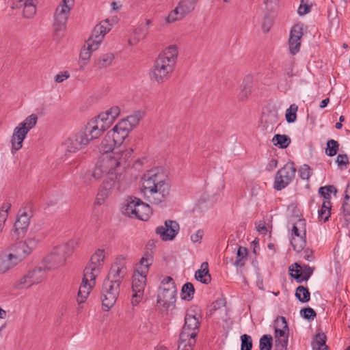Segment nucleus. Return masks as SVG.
Instances as JSON below:
<instances>
[{
  "mask_svg": "<svg viewBox=\"0 0 350 350\" xmlns=\"http://www.w3.org/2000/svg\"><path fill=\"white\" fill-rule=\"evenodd\" d=\"M99 151L102 156L95 165L92 177L96 180L104 178L102 189L96 198L97 204H100L114 189L120 191L126 188L127 183L122 172L129 166L133 150H122L107 133L99 146Z\"/></svg>",
  "mask_w": 350,
  "mask_h": 350,
  "instance_id": "f257e3e1",
  "label": "nucleus"
},
{
  "mask_svg": "<svg viewBox=\"0 0 350 350\" xmlns=\"http://www.w3.org/2000/svg\"><path fill=\"white\" fill-rule=\"evenodd\" d=\"M143 179L141 190L147 202L158 205L167 200L170 194L168 178L159 168L148 171Z\"/></svg>",
  "mask_w": 350,
  "mask_h": 350,
  "instance_id": "f03ea898",
  "label": "nucleus"
},
{
  "mask_svg": "<svg viewBox=\"0 0 350 350\" xmlns=\"http://www.w3.org/2000/svg\"><path fill=\"white\" fill-rule=\"evenodd\" d=\"M200 317L194 310L187 311L185 324L179 336L178 350H193L200 331Z\"/></svg>",
  "mask_w": 350,
  "mask_h": 350,
  "instance_id": "7ed1b4c3",
  "label": "nucleus"
},
{
  "mask_svg": "<svg viewBox=\"0 0 350 350\" xmlns=\"http://www.w3.org/2000/svg\"><path fill=\"white\" fill-rule=\"evenodd\" d=\"M33 241L31 239L25 242H19L13 245L10 249L14 253L3 252L0 254V274L4 273L24 259L31 252L29 246Z\"/></svg>",
  "mask_w": 350,
  "mask_h": 350,
  "instance_id": "20e7f679",
  "label": "nucleus"
},
{
  "mask_svg": "<svg viewBox=\"0 0 350 350\" xmlns=\"http://www.w3.org/2000/svg\"><path fill=\"white\" fill-rule=\"evenodd\" d=\"M78 246V241L70 240L66 243L55 247L51 253L44 259L46 269H55L65 264L66 259L72 255Z\"/></svg>",
  "mask_w": 350,
  "mask_h": 350,
  "instance_id": "39448f33",
  "label": "nucleus"
},
{
  "mask_svg": "<svg viewBox=\"0 0 350 350\" xmlns=\"http://www.w3.org/2000/svg\"><path fill=\"white\" fill-rule=\"evenodd\" d=\"M74 0H62L54 14L53 29L55 36L59 39L63 36Z\"/></svg>",
  "mask_w": 350,
  "mask_h": 350,
  "instance_id": "423d86ee",
  "label": "nucleus"
},
{
  "mask_svg": "<svg viewBox=\"0 0 350 350\" xmlns=\"http://www.w3.org/2000/svg\"><path fill=\"white\" fill-rule=\"evenodd\" d=\"M97 138L92 137L86 124L75 134L68 137L65 140L64 145L67 152L75 153L84 149L92 140Z\"/></svg>",
  "mask_w": 350,
  "mask_h": 350,
  "instance_id": "0eeeda50",
  "label": "nucleus"
},
{
  "mask_svg": "<svg viewBox=\"0 0 350 350\" xmlns=\"http://www.w3.org/2000/svg\"><path fill=\"white\" fill-rule=\"evenodd\" d=\"M176 292L173 279L171 277L164 278L157 296V304L167 310L174 307Z\"/></svg>",
  "mask_w": 350,
  "mask_h": 350,
  "instance_id": "6e6552de",
  "label": "nucleus"
},
{
  "mask_svg": "<svg viewBox=\"0 0 350 350\" xmlns=\"http://www.w3.org/2000/svg\"><path fill=\"white\" fill-rule=\"evenodd\" d=\"M123 213L129 217H135L142 221H147L152 214L149 204L137 198H130V200L123 208Z\"/></svg>",
  "mask_w": 350,
  "mask_h": 350,
  "instance_id": "1a4fd4ad",
  "label": "nucleus"
},
{
  "mask_svg": "<svg viewBox=\"0 0 350 350\" xmlns=\"http://www.w3.org/2000/svg\"><path fill=\"white\" fill-rule=\"evenodd\" d=\"M120 286L114 281L104 280L100 295L103 310L109 311L114 306L120 294Z\"/></svg>",
  "mask_w": 350,
  "mask_h": 350,
  "instance_id": "9d476101",
  "label": "nucleus"
},
{
  "mask_svg": "<svg viewBox=\"0 0 350 350\" xmlns=\"http://www.w3.org/2000/svg\"><path fill=\"white\" fill-rule=\"evenodd\" d=\"M296 168L293 162H288L275 174L273 188L280 191L286 187L295 176Z\"/></svg>",
  "mask_w": 350,
  "mask_h": 350,
  "instance_id": "9b49d317",
  "label": "nucleus"
},
{
  "mask_svg": "<svg viewBox=\"0 0 350 350\" xmlns=\"http://www.w3.org/2000/svg\"><path fill=\"white\" fill-rule=\"evenodd\" d=\"M113 122L107 111L103 112L87 123L88 130L92 137H99Z\"/></svg>",
  "mask_w": 350,
  "mask_h": 350,
  "instance_id": "f8f14e48",
  "label": "nucleus"
},
{
  "mask_svg": "<svg viewBox=\"0 0 350 350\" xmlns=\"http://www.w3.org/2000/svg\"><path fill=\"white\" fill-rule=\"evenodd\" d=\"M174 69V66L168 64L164 60L157 57L151 68L150 77L152 81L159 84L163 83L170 77Z\"/></svg>",
  "mask_w": 350,
  "mask_h": 350,
  "instance_id": "ddd939ff",
  "label": "nucleus"
},
{
  "mask_svg": "<svg viewBox=\"0 0 350 350\" xmlns=\"http://www.w3.org/2000/svg\"><path fill=\"white\" fill-rule=\"evenodd\" d=\"M147 274H142L135 270L133 275L132 290L133 295L131 299L133 306H137L142 299L144 291L146 285Z\"/></svg>",
  "mask_w": 350,
  "mask_h": 350,
  "instance_id": "4468645a",
  "label": "nucleus"
},
{
  "mask_svg": "<svg viewBox=\"0 0 350 350\" xmlns=\"http://www.w3.org/2000/svg\"><path fill=\"white\" fill-rule=\"evenodd\" d=\"M111 24L109 20L106 19L100 22L93 29L90 38L87 40L88 46L93 49H97L102 42L104 36L111 30Z\"/></svg>",
  "mask_w": 350,
  "mask_h": 350,
  "instance_id": "2eb2a0df",
  "label": "nucleus"
},
{
  "mask_svg": "<svg viewBox=\"0 0 350 350\" xmlns=\"http://www.w3.org/2000/svg\"><path fill=\"white\" fill-rule=\"evenodd\" d=\"M196 3V0H181L177 7L170 13L167 17V21L174 23L181 20L194 10Z\"/></svg>",
  "mask_w": 350,
  "mask_h": 350,
  "instance_id": "dca6fc26",
  "label": "nucleus"
},
{
  "mask_svg": "<svg viewBox=\"0 0 350 350\" xmlns=\"http://www.w3.org/2000/svg\"><path fill=\"white\" fill-rule=\"evenodd\" d=\"M179 230L180 226L176 221L166 220L164 226H161L156 228V233L164 241H172L178 233Z\"/></svg>",
  "mask_w": 350,
  "mask_h": 350,
  "instance_id": "f3484780",
  "label": "nucleus"
},
{
  "mask_svg": "<svg viewBox=\"0 0 350 350\" xmlns=\"http://www.w3.org/2000/svg\"><path fill=\"white\" fill-rule=\"evenodd\" d=\"M304 36V25L298 23L293 26L290 31L288 38L289 51L291 54L295 55L301 46V39Z\"/></svg>",
  "mask_w": 350,
  "mask_h": 350,
  "instance_id": "a211bd4d",
  "label": "nucleus"
},
{
  "mask_svg": "<svg viewBox=\"0 0 350 350\" xmlns=\"http://www.w3.org/2000/svg\"><path fill=\"white\" fill-rule=\"evenodd\" d=\"M126 125V123H120L119 122L111 131L107 132L112 141L120 148L131 132L128 130Z\"/></svg>",
  "mask_w": 350,
  "mask_h": 350,
  "instance_id": "6ab92c4d",
  "label": "nucleus"
},
{
  "mask_svg": "<svg viewBox=\"0 0 350 350\" xmlns=\"http://www.w3.org/2000/svg\"><path fill=\"white\" fill-rule=\"evenodd\" d=\"M126 273V267L124 262H115L111 267L109 272L105 280H109L111 282L114 281L116 284L120 285Z\"/></svg>",
  "mask_w": 350,
  "mask_h": 350,
  "instance_id": "aec40b11",
  "label": "nucleus"
},
{
  "mask_svg": "<svg viewBox=\"0 0 350 350\" xmlns=\"http://www.w3.org/2000/svg\"><path fill=\"white\" fill-rule=\"evenodd\" d=\"M27 129L18 124L14 129L11 137L12 151H17L23 147V142L27 135Z\"/></svg>",
  "mask_w": 350,
  "mask_h": 350,
  "instance_id": "412c9836",
  "label": "nucleus"
},
{
  "mask_svg": "<svg viewBox=\"0 0 350 350\" xmlns=\"http://www.w3.org/2000/svg\"><path fill=\"white\" fill-rule=\"evenodd\" d=\"M178 47L172 44L166 47L163 51L159 54L158 58L164 60V62L171 64L175 67L178 58Z\"/></svg>",
  "mask_w": 350,
  "mask_h": 350,
  "instance_id": "4be33fe9",
  "label": "nucleus"
},
{
  "mask_svg": "<svg viewBox=\"0 0 350 350\" xmlns=\"http://www.w3.org/2000/svg\"><path fill=\"white\" fill-rule=\"evenodd\" d=\"M262 121L265 124L266 129L269 127L271 130L273 129V126L277 124L278 121V113L276 109H269L262 113Z\"/></svg>",
  "mask_w": 350,
  "mask_h": 350,
  "instance_id": "5701e85b",
  "label": "nucleus"
},
{
  "mask_svg": "<svg viewBox=\"0 0 350 350\" xmlns=\"http://www.w3.org/2000/svg\"><path fill=\"white\" fill-rule=\"evenodd\" d=\"M29 223L30 217L29 215L25 211L21 212V211H20L19 215L14 225L15 231L19 234L20 231L23 232L24 230H26Z\"/></svg>",
  "mask_w": 350,
  "mask_h": 350,
  "instance_id": "b1692460",
  "label": "nucleus"
},
{
  "mask_svg": "<svg viewBox=\"0 0 350 350\" xmlns=\"http://www.w3.org/2000/svg\"><path fill=\"white\" fill-rule=\"evenodd\" d=\"M144 112L142 111H135L131 116H129L126 118L120 121V123H126V128L128 130L131 131L134 127H135L139 123L140 120L144 118Z\"/></svg>",
  "mask_w": 350,
  "mask_h": 350,
  "instance_id": "393cba45",
  "label": "nucleus"
},
{
  "mask_svg": "<svg viewBox=\"0 0 350 350\" xmlns=\"http://www.w3.org/2000/svg\"><path fill=\"white\" fill-rule=\"evenodd\" d=\"M201 269H198L195 273V278L202 282V284H207L211 282V278L208 271V264L207 262H204L201 265Z\"/></svg>",
  "mask_w": 350,
  "mask_h": 350,
  "instance_id": "a878e982",
  "label": "nucleus"
},
{
  "mask_svg": "<svg viewBox=\"0 0 350 350\" xmlns=\"http://www.w3.org/2000/svg\"><path fill=\"white\" fill-rule=\"evenodd\" d=\"M94 286V284H93L92 282H83L82 280L81 284L78 291L77 299L79 304H81L85 301Z\"/></svg>",
  "mask_w": 350,
  "mask_h": 350,
  "instance_id": "bb28decb",
  "label": "nucleus"
},
{
  "mask_svg": "<svg viewBox=\"0 0 350 350\" xmlns=\"http://www.w3.org/2000/svg\"><path fill=\"white\" fill-rule=\"evenodd\" d=\"M327 336L325 333L317 334L311 343L312 350H327L326 345Z\"/></svg>",
  "mask_w": 350,
  "mask_h": 350,
  "instance_id": "cd10ccee",
  "label": "nucleus"
},
{
  "mask_svg": "<svg viewBox=\"0 0 350 350\" xmlns=\"http://www.w3.org/2000/svg\"><path fill=\"white\" fill-rule=\"evenodd\" d=\"M252 77L250 75L246 76L241 85V92L239 98L241 100L246 99L252 92Z\"/></svg>",
  "mask_w": 350,
  "mask_h": 350,
  "instance_id": "c85d7f7f",
  "label": "nucleus"
},
{
  "mask_svg": "<svg viewBox=\"0 0 350 350\" xmlns=\"http://www.w3.org/2000/svg\"><path fill=\"white\" fill-rule=\"evenodd\" d=\"M36 3L33 2H26L18 1L16 5L18 8H23V16L27 18H32L36 12Z\"/></svg>",
  "mask_w": 350,
  "mask_h": 350,
  "instance_id": "c756f323",
  "label": "nucleus"
},
{
  "mask_svg": "<svg viewBox=\"0 0 350 350\" xmlns=\"http://www.w3.org/2000/svg\"><path fill=\"white\" fill-rule=\"evenodd\" d=\"M153 258L149 253H146L141 258L139 264L137 265L135 271L142 272V274H147L149 267L152 265Z\"/></svg>",
  "mask_w": 350,
  "mask_h": 350,
  "instance_id": "7c9ffc66",
  "label": "nucleus"
},
{
  "mask_svg": "<svg viewBox=\"0 0 350 350\" xmlns=\"http://www.w3.org/2000/svg\"><path fill=\"white\" fill-rule=\"evenodd\" d=\"M100 272L97 268H94L90 265H88L83 271V282H92L93 284H95V280L97 275Z\"/></svg>",
  "mask_w": 350,
  "mask_h": 350,
  "instance_id": "2f4dec72",
  "label": "nucleus"
},
{
  "mask_svg": "<svg viewBox=\"0 0 350 350\" xmlns=\"http://www.w3.org/2000/svg\"><path fill=\"white\" fill-rule=\"evenodd\" d=\"M306 236V222L303 218L293 222L291 236Z\"/></svg>",
  "mask_w": 350,
  "mask_h": 350,
  "instance_id": "473e14b6",
  "label": "nucleus"
},
{
  "mask_svg": "<svg viewBox=\"0 0 350 350\" xmlns=\"http://www.w3.org/2000/svg\"><path fill=\"white\" fill-rule=\"evenodd\" d=\"M105 259L104 250L98 249L92 256L90 262L88 264L93 267H96L99 270L101 269Z\"/></svg>",
  "mask_w": 350,
  "mask_h": 350,
  "instance_id": "72a5a7b5",
  "label": "nucleus"
},
{
  "mask_svg": "<svg viewBox=\"0 0 350 350\" xmlns=\"http://www.w3.org/2000/svg\"><path fill=\"white\" fill-rule=\"evenodd\" d=\"M27 274L29 280L32 283V285L39 284L45 277L44 271L40 267H37L30 270L27 273Z\"/></svg>",
  "mask_w": 350,
  "mask_h": 350,
  "instance_id": "f704fd0d",
  "label": "nucleus"
},
{
  "mask_svg": "<svg viewBox=\"0 0 350 350\" xmlns=\"http://www.w3.org/2000/svg\"><path fill=\"white\" fill-rule=\"evenodd\" d=\"M114 59V55L112 53H107L100 55L95 62L98 69L106 68L111 65Z\"/></svg>",
  "mask_w": 350,
  "mask_h": 350,
  "instance_id": "c9c22d12",
  "label": "nucleus"
},
{
  "mask_svg": "<svg viewBox=\"0 0 350 350\" xmlns=\"http://www.w3.org/2000/svg\"><path fill=\"white\" fill-rule=\"evenodd\" d=\"M281 321V327L282 328L279 329L278 327L275 329V338H288V327L287 325V322L286 321L285 317H280L277 319L278 324Z\"/></svg>",
  "mask_w": 350,
  "mask_h": 350,
  "instance_id": "e433bc0d",
  "label": "nucleus"
},
{
  "mask_svg": "<svg viewBox=\"0 0 350 350\" xmlns=\"http://www.w3.org/2000/svg\"><path fill=\"white\" fill-rule=\"evenodd\" d=\"M291 244L297 252L304 250L306 245V236H291Z\"/></svg>",
  "mask_w": 350,
  "mask_h": 350,
  "instance_id": "4c0bfd02",
  "label": "nucleus"
},
{
  "mask_svg": "<svg viewBox=\"0 0 350 350\" xmlns=\"http://www.w3.org/2000/svg\"><path fill=\"white\" fill-rule=\"evenodd\" d=\"M291 142V138L286 135L276 134L272 139L273 145L282 149L287 148Z\"/></svg>",
  "mask_w": 350,
  "mask_h": 350,
  "instance_id": "58836bf2",
  "label": "nucleus"
},
{
  "mask_svg": "<svg viewBox=\"0 0 350 350\" xmlns=\"http://www.w3.org/2000/svg\"><path fill=\"white\" fill-rule=\"evenodd\" d=\"M248 252L247 248L239 246L237 252V258L234 265L237 267H242L245 265L247 259Z\"/></svg>",
  "mask_w": 350,
  "mask_h": 350,
  "instance_id": "ea45409f",
  "label": "nucleus"
},
{
  "mask_svg": "<svg viewBox=\"0 0 350 350\" xmlns=\"http://www.w3.org/2000/svg\"><path fill=\"white\" fill-rule=\"evenodd\" d=\"M336 194L337 189L334 185L321 187L319 189V193L323 197V202L331 203V193Z\"/></svg>",
  "mask_w": 350,
  "mask_h": 350,
  "instance_id": "a19ab883",
  "label": "nucleus"
},
{
  "mask_svg": "<svg viewBox=\"0 0 350 350\" xmlns=\"http://www.w3.org/2000/svg\"><path fill=\"white\" fill-rule=\"evenodd\" d=\"M295 297L300 302L306 303L310 301V293L308 288L299 286L295 291Z\"/></svg>",
  "mask_w": 350,
  "mask_h": 350,
  "instance_id": "79ce46f5",
  "label": "nucleus"
},
{
  "mask_svg": "<svg viewBox=\"0 0 350 350\" xmlns=\"http://www.w3.org/2000/svg\"><path fill=\"white\" fill-rule=\"evenodd\" d=\"M331 203L323 202L321 208L318 211L319 219L324 222L328 221L331 215Z\"/></svg>",
  "mask_w": 350,
  "mask_h": 350,
  "instance_id": "37998d69",
  "label": "nucleus"
},
{
  "mask_svg": "<svg viewBox=\"0 0 350 350\" xmlns=\"http://www.w3.org/2000/svg\"><path fill=\"white\" fill-rule=\"evenodd\" d=\"M194 293L193 285L191 282H187L182 287L181 297L184 300L190 301L193 299Z\"/></svg>",
  "mask_w": 350,
  "mask_h": 350,
  "instance_id": "c03bdc74",
  "label": "nucleus"
},
{
  "mask_svg": "<svg viewBox=\"0 0 350 350\" xmlns=\"http://www.w3.org/2000/svg\"><path fill=\"white\" fill-rule=\"evenodd\" d=\"M31 286H33L32 283L29 280L27 273L19 279L16 280L12 284L13 288L16 290L27 288Z\"/></svg>",
  "mask_w": 350,
  "mask_h": 350,
  "instance_id": "a18cd8bd",
  "label": "nucleus"
},
{
  "mask_svg": "<svg viewBox=\"0 0 350 350\" xmlns=\"http://www.w3.org/2000/svg\"><path fill=\"white\" fill-rule=\"evenodd\" d=\"M38 121V116L36 114H31L27 116L23 122H21L19 124L23 128L27 129V132H29L31 129H33Z\"/></svg>",
  "mask_w": 350,
  "mask_h": 350,
  "instance_id": "49530a36",
  "label": "nucleus"
},
{
  "mask_svg": "<svg viewBox=\"0 0 350 350\" xmlns=\"http://www.w3.org/2000/svg\"><path fill=\"white\" fill-rule=\"evenodd\" d=\"M273 346V338L269 334L263 335L259 341L260 350H271Z\"/></svg>",
  "mask_w": 350,
  "mask_h": 350,
  "instance_id": "de8ad7c7",
  "label": "nucleus"
},
{
  "mask_svg": "<svg viewBox=\"0 0 350 350\" xmlns=\"http://www.w3.org/2000/svg\"><path fill=\"white\" fill-rule=\"evenodd\" d=\"M298 111V106L293 103L290 105L289 108L286 111V120L288 123H293L297 119V112Z\"/></svg>",
  "mask_w": 350,
  "mask_h": 350,
  "instance_id": "09e8293b",
  "label": "nucleus"
},
{
  "mask_svg": "<svg viewBox=\"0 0 350 350\" xmlns=\"http://www.w3.org/2000/svg\"><path fill=\"white\" fill-rule=\"evenodd\" d=\"M339 148V144L334 139H329L327 142V148L325 149V154L329 157L335 156Z\"/></svg>",
  "mask_w": 350,
  "mask_h": 350,
  "instance_id": "8fccbe9b",
  "label": "nucleus"
},
{
  "mask_svg": "<svg viewBox=\"0 0 350 350\" xmlns=\"http://www.w3.org/2000/svg\"><path fill=\"white\" fill-rule=\"evenodd\" d=\"M314 270V267H311L308 265H304L301 266V275H297L296 277L297 279H301L302 282L308 281L310 276L312 275Z\"/></svg>",
  "mask_w": 350,
  "mask_h": 350,
  "instance_id": "3c124183",
  "label": "nucleus"
},
{
  "mask_svg": "<svg viewBox=\"0 0 350 350\" xmlns=\"http://www.w3.org/2000/svg\"><path fill=\"white\" fill-rule=\"evenodd\" d=\"M288 270H289L291 276L292 278H293L296 280L297 282H298V283L302 282V280H301V279H297L296 277L297 275H301V266L299 263L295 262V263L292 264L289 267Z\"/></svg>",
  "mask_w": 350,
  "mask_h": 350,
  "instance_id": "603ef678",
  "label": "nucleus"
},
{
  "mask_svg": "<svg viewBox=\"0 0 350 350\" xmlns=\"http://www.w3.org/2000/svg\"><path fill=\"white\" fill-rule=\"evenodd\" d=\"M241 350H252V339L250 336L245 334L241 336Z\"/></svg>",
  "mask_w": 350,
  "mask_h": 350,
  "instance_id": "864d4df0",
  "label": "nucleus"
},
{
  "mask_svg": "<svg viewBox=\"0 0 350 350\" xmlns=\"http://www.w3.org/2000/svg\"><path fill=\"white\" fill-rule=\"evenodd\" d=\"M10 208L11 204L10 203H4L0 208V224L2 227H3L4 223L7 219L8 211Z\"/></svg>",
  "mask_w": 350,
  "mask_h": 350,
  "instance_id": "5fc2aeb1",
  "label": "nucleus"
},
{
  "mask_svg": "<svg viewBox=\"0 0 350 350\" xmlns=\"http://www.w3.org/2000/svg\"><path fill=\"white\" fill-rule=\"evenodd\" d=\"M301 316L307 320H313L316 316V312L311 308H304L300 310Z\"/></svg>",
  "mask_w": 350,
  "mask_h": 350,
  "instance_id": "6e6d98bb",
  "label": "nucleus"
},
{
  "mask_svg": "<svg viewBox=\"0 0 350 350\" xmlns=\"http://www.w3.org/2000/svg\"><path fill=\"white\" fill-rule=\"evenodd\" d=\"M299 176L303 180H308L312 175L311 169L308 165H303L299 170Z\"/></svg>",
  "mask_w": 350,
  "mask_h": 350,
  "instance_id": "4d7b16f0",
  "label": "nucleus"
},
{
  "mask_svg": "<svg viewBox=\"0 0 350 350\" xmlns=\"http://www.w3.org/2000/svg\"><path fill=\"white\" fill-rule=\"evenodd\" d=\"M137 41L144 39L148 34V28H145L142 25H139L134 31Z\"/></svg>",
  "mask_w": 350,
  "mask_h": 350,
  "instance_id": "13d9d810",
  "label": "nucleus"
},
{
  "mask_svg": "<svg viewBox=\"0 0 350 350\" xmlns=\"http://www.w3.org/2000/svg\"><path fill=\"white\" fill-rule=\"evenodd\" d=\"M96 50V49H93L92 47L88 46V41H86L84 48L81 51L80 57L83 60H88L90 59L92 52Z\"/></svg>",
  "mask_w": 350,
  "mask_h": 350,
  "instance_id": "bf43d9fd",
  "label": "nucleus"
},
{
  "mask_svg": "<svg viewBox=\"0 0 350 350\" xmlns=\"http://www.w3.org/2000/svg\"><path fill=\"white\" fill-rule=\"evenodd\" d=\"M288 338H276L275 340V350H286Z\"/></svg>",
  "mask_w": 350,
  "mask_h": 350,
  "instance_id": "052dcab7",
  "label": "nucleus"
},
{
  "mask_svg": "<svg viewBox=\"0 0 350 350\" xmlns=\"http://www.w3.org/2000/svg\"><path fill=\"white\" fill-rule=\"evenodd\" d=\"M336 162L337 163L339 167L342 165H345L347 167V165L349 164V158L347 154H340L337 156Z\"/></svg>",
  "mask_w": 350,
  "mask_h": 350,
  "instance_id": "680f3d73",
  "label": "nucleus"
},
{
  "mask_svg": "<svg viewBox=\"0 0 350 350\" xmlns=\"http://www.w3.org/2000/svg\"><path fill=\"white\" fill-rule=\"evenodd\" d=\"M109 116L114 120L120 114V109L117 106L111 107L109 110L106 111Z\"/></svg>",
  "mask_w": 350,
  "mask_h": 350,
  "instance_id": "e2e57ef3",
  "label": "nucleus"
},
{
  "mask_svg": "<svg viewBox=\"0 0 350 350\" xmlns=\"http://www.w3.org/2000/svg\"><path fill=\"white\" fill-rule=\"evenodd\" d=\"M69 77H70L69 72L68 71H64L63 72H60V73L57 74L55 77V81L56 83H62L64 80L68 79Z\"/></svg>",
  "mask_w": 350,
  "mask_h": 350,
  "instance_id": "0e129e2a",
  "label": "nucleus"
},
{
  "mask_svg": "<svg viewBox=\"0 0 350 350\" xmlns=\"http://www.w3.org/2000/svg\"><path fill=\"white\" fill-rule=\"evenodd\" d=\"M312 5H306L300 3L298 8V14L300 16L305 15L310 12Z\"/></svg>",
  "mask_w": 350,
  "mask_h": 350,
  "instance_id": "69168bd1",
  "label": "nucleus"
},
{
  "mask_svg": "<svg viewBox=\"0 0 350 350\" xmlns=\"http://www.w3.org/2000/svg\"><path fill=\"white\" fill-rule=\"evenodd\" d=\"M303 258L308 261H312L314 259V256L313 254V251L309 248H306L304 250V256Z\"/></svg>",
  "mask_w": 350,
  "mask_h": 350,
  "instance_id": "338daca9",
  "label": "nucleus"
},
{
  "mask_svg": "<svg viewBox=\"0 0 350 350\" xmlns=\"http://www.w3.org/2000/svg\"><path fill=\"white\" fill-rule=\"evenodd\" d=\"M204 235V232L201 230H198L195 234L191 236V240L193 243L200 242L202 237Z\"/></svg>",
  "mask_w": 350,
  "mask_h": 350,
  "instance_id": "774afa93",
  "label": "nucleus"
}]
</instances>
